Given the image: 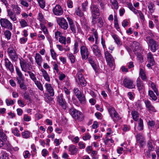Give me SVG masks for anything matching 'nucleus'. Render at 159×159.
<instances>
[{"instance_id": "f257e3e1", "label": "nucleus", "mask_w": 159, "mask_h": 159, "mask_svg": "<svg viewBox=\"0 0 159 159\" xmlns=\"http://www.w3.org/2000/svg\"><path fill=\"white\" fill-rule=\"evenodd\" d=\"M69 112L75 119L80 121H81L83 119V115L80 111L72 108L70 109Z\"/></svg>"}, {"instance_id": "f03ea898", "label": "nucleus", "mask_w": 159, "mask_h": 159, "mask_svg": "<svg viewBox=\"0 0 159 159\" xmlns=\"http://www.w3.org/2000/svg\"><path fill=\"white\" fill-rule=\"evenodd\" d=\"M104 51L106 61L108 63L112 69V70H114L115 68V61L114 58L107 51H105L104 50Z\"/></svg>"}, {"instance_id": "7ed1b4c3", "label": "nucleus", "mask_w": 159, "mask_h": 159, "mask_svg": "<svg viewBox=\"0 0 159 159\" xmlns=\"http://www.w3.org/2000/svg\"><path fill=\"white\" fill-rule=\"evenodd\" d=\"M19 59L20 66L22 71L26 72L27 68L30 70L32 68V66L28 63L27 60L24 59L22 58H19Z\"/></svg>"}, {"instance_id": "20e7f679", "label": "nucleus", "mask_w": 159, "mask_h": 159, "mask_svg": "<svg viewBox=\"0 0 159 159\" xmlns=\"http://www.w3.org/2000/svg\"><path fill=\"white\" fill-rule=\"evenodd\" d=\"M80 52L83 60L87 59L90 54L89 51L85 45H82L80 47Z\"/></svg>"}, {"instance_id": "39448f33", "label": "nucleus", "mask_w": 159, "mask_h": 159, "mask_svg": "<svg viewBox=\"0 0 159 159\" xmlns=\"http://www.w3.org/2000/svg\"><path fill=\"white\" fill-rule=\"evenodd\" d=\"M123 85L125 88L129 89H133L135 87L133 81L128 78H125L124 80Z\"/></svg>"}, {"instance_id": "423d86ee", "label": "nucleus", "mask_w": 159, "mask_h": 159, "mask_svg": "<svg viewBox=\"0 0 159 159\" xmlns=\"http://www.w3.org/2000/svg\"><path fill=\"white\" fill-rule=\"evenodd\" d=\"M0 23L2 27L11 30L12 29V24L7 19L2 18L0 20Z\"/></svg>"}, {"instance_id": "0eeeda50", "label": "nucleus", "mask_w": 159, "mask_h": 159, "mask_svg": "<svg viewBox=\"0 0 159 159\" xmlns=\"http://www.w3.org/2000/svg\"><path fill=\"white\" fill-rule=\"evenodd\" d=\"M4 66L6 69L9 71L11 73H13L14 70V67L11 62L7 58H5Z\"/></svg>"}, {"instance_id": "6e6552de", "label": "nucleus", "mask_w": 159, "mask_h": 159, "mask_svg": "<svg viewBox=\"0 0 159 159\" xmlns=\"http://www.w3.org/2000/svg\"><path fill=\"white\" fill-rule=\"evenodd\" d=\"M91 48L93 51L94 55L99 59L102 57V54L98 46L95 44L93 45L91 47Z\"/></svg>"}, {"instance_id": "1a4fd4ad", "label": "nucleus", "mask_w": 159, "mask_h": 159, "mask_svg": "<svg viewBox=\"0 0 159 159\" xmlns=\"http://www.w3.org/2000/svg\"><path fill=\"white\" fill-rule=\"evenodd\" d=\"M76 80L77 82H79L81 85L84 87L86 85V82L84 80L82 73H77L76 75Z\"/></svg>"}, {"instance_id": "9d476101", "label": "nucleus", "mask_w": 159, "mask_h": 159, "mask_svg": "<svg viewBox=\"0 0 159 159\" xmlns=\"http://www.w3.org/2000/svg\"><path fill=\"white\" fill-rule=\"evenodd\" d=\"M92 16L94 18L99 16V10L98 6L96 5H93L91 7Z\"/></svg>"}, {"instance_id": "9b49d317", "label": "nucleus", "mask_w": 159, "mask_h": 159, "mask_svg": "<svg viewBox=\"0 0 159 159\" xmlns=\"http://www.w3.org/2000/svg\"><path fill=\"white\" fill-rule=\"evenodd\" d=\"M57 23L63 29L66 30L68 28L67 23L63 18H59L57 20Z\"/></svg>"}, {"instance_id": "f8f14e48", "label": "nucleus", "mask_w": 159, "mask_h": 159, "mask_svg": "<svg viewBox=\"0 0 159 159\" xmlns=\"http://www.w3.org/2000/svg\"><path fill=\"white\" fill-rule=\"evenodd\" d=\"M144 102L146 108L150 112H156V111L155 107L152 105L151 102L148 99L145 100Z\"/></svg>"}, {"instance_id": "ddd939ff", "label": "nucleus", "mask_w": 159, "mask_h": 159, "mask_svg": "<svg viewBox=\"0 0 159 159\" xmlns=\"http://www.w3.org/2000/svg\"><path fill=\"white\" fill-rule=\"evenodd\" d=\"M108 111L111 116L113 118V116L116 120H118L120 119L119 115L117 112L114 108L112 107H110L108 109Z\"/></svg>"}, {"instance_id": "4468645a", "label": "nucleus", "mask_w": 159, "mask_h": 159, "mask_svg": "<svg viewBox=\"0 0 159 159\" xmlns=\"http://www.w3.org/2000/svg\"><path fill=\"white\" fill-rule=\"evenodd\" d=\"M16 74L18 76L16 78V80H17L18 83L24 82L25 78L22 73L20 69L16 67Z\"/></svg>"}, {"instance_id": "2eb2a0df", "label": "nucleus", "mask_w": 159, "mask_h": 159, "mask_svg": "<svg viewBox=\"0 0 159 159\" xmlns=\"http://www.w3.org/2000/svg\"><path fill=\"white\" fill-rule=\"evenodd\" d=\"M54 14L57 16H60L63 13V10L61 7L59 5H56L52 9Z\"/></svg>"}, {"instance_id": "dca6fc26", "label": "nucleus", "mask_w": 159, "mask_h": 159, "mask_svg": "<svg viewBox=\"0 0 159 159\" xmlns=\"http://www.w3.org/2000/svg\"><path fill=\"white\" fill-rule=\"evenodd\" d=\"M149 46L151 51L152 52H155L158 49V42L154 40L150 41Z\"/></svg>"}, {"instance_id": "f3484780", "label": "nucleus", "mask_w": 159, "mask_h": 159, "mask_svg": "<svg viewBox=\"0 0 159 159\" xmlns=\"http://www.w3.org/2000/svg\"><path fill=\"white\" fill-rule=\"evenodd\" d=\"M57 101L63 109L66 108V102L63 99V94L62 93L59 94L57 96Z\"/></svg>"}, {"instance_id": "a211bd4d", "label": "nucleus", "mask_w": 159, "mask_h": 159, "mask_svg": "<svg viewBox=\"0 0 159 159\" xmlns=\"http://www.w3.org/2000/svg\"><path fill=\"white\" fill-rule=\"evenodd\" d=\"M67 19L72 32L74 34L75 33H76V27L73 22V20L69 16L67 17Z\"/></svg>"}, {"instance_id": "6ab92c4d", "label": "nucleus", "mask_w": 159, "mask_h": 159, "mask_svg": "<svg viewBox=\"0 0 159 159\" xmlns=\"http://www.w3.org/2000/svg\"><path fill=\"white\" fill-rule=\"evenodd\" d=\"M44 86L50 95L52 97L54 96V92L51 85L50 84L46 83L45 84Z\"/></svg>"}, {"instance_id": "aec40b11", "label": "nucleus", "mask_w": 159, "mask_h": 159, "mask_svg": "<svg viewBox=\"0 0 159 159\" xmlns=\"http://www.w3.org/2000/svg\"><path fill=\"white\" fill-rule=\"evenodd\" d=\"M35 61L37 64L39 66H41V64L43 62V59L40 55L36 53L35 56Z\"/></svg>"}, {"instance_id": "412c9836", "label": "nucleus", "mask_w": 159, "mask_h": 159, "mask_svg": "<svg viewBox=\"0 0 159 159\" xmlns=\"http://www.w3.org/2000/svg\"><path fill=\"white\" fill-rule=\"evenodd\" d=\"M12 12L16 15H19L21 12V9L18 6L16 5H12L11 6Z\"/></svg>"}, {"instance_id": "4be33fe9", "label": "nucleus", "mask_w": 159, "mask_h": 159, "mask_svg": "<svg viewBox=\"0 0 159 159\" xmlns=\"http://www.w3.org/2000/svg\"><path fill=\"white\" fill-rule=\"evenodd\" d=\"M8 16H9L11 20L14 22L17 20L16 18V15L13 13L11 9H8L7 10Z\"/></svg>"}, {"instance_id": "5701e85b", "label": "nucleus", "mask_w": 159, "mask_h": 159, "mask_svg": "<svg viewBox=\"0 0 159 159\" xmlns=\"http://www.w3.org/2000/svg\"><path fill=\"white\" fill-rule=\"evenodd\" d=\"M136 86L139 91L141 90L144 87L143 82L139 77L137 80Z\"/></svg>"}, {"instance_id": "b1692460", "label": "nucleus", "mask_w": 159, "mask_h": 159, "mask_svg": "<svg viewBox=\"0 0 159 159\" xmlns=\"http://www.w3.org/2000/svg\"><path fill=\"white\" fill-rule=\"evenodd\" d=\"M147 7L148 8V11L151 13H153L155 9L154 4L152 2H149L148 3Z\"/></svg>"}, {"instance_id": "393cba45", "label": "nucleus", "mask_w": 159, "mask_h": 159, "mask_svg": "<svg viewBox=\"0 0 159 159\" xmlns=\"http://www.w3.org/2000/svg\"><path fill=\"white\" fill-rule=\"evenodd\" d=\"M68 149L69 152H70V154L72 155L76 154L78 150L76 147L73 145L69 146Z\"/></svg>"}, {"instance_id": "a878e982", "label": "nucleus", "mask_w": 159, "mask_h": 159, "mask_svg": "<svg viewBox=\"0 0 159 159\" xmlns=\"http://www.w3.org/2000/svg\"><path fill=\"white\" fill-rule=\"evenodd\" d=\"M41 71L42 73L43 76L45 80L49 82L50 81V77L47 71L43 69H41Z\"/></svg>"}, {"instance_id": "bb28decb", "label": "nucleus", "mask_w": 159, "mask_h": 159, "mask_svg": "<svg viewBox=\"0 0 159 159\" xmlns=\"http://www.w3.org/2000/svg\"><path fill=\"white\" fill-rule=\"evenodd\" d=\"M88 60L89 62L93 68L94 69L95 71H97V67L96 64L94 61L93 58L92 57H88Z\"/></svg>"}, {"instance_id": "cd10ccee", "label": "nucleus", "mask_w": 159, "mask_h": 159, "mask_svg": "<svg viewBox=\"0 0 159 159\" xmlns=\"http://www.w3.org/2000/svg\"><path fill=\"white\" fill-rule=\"evenodd\" d=\"M148 95L150 98V99L152 101H155L157 99V96H156L154 92L151 90H148Z\"/></svg>"}, {"instance_id": "c85d7f7f", "label": "nucleus", "mask_w": 159, "mask_h": 159, "mask_svg": "<svg viewBox=\"0 0 159 159\" xmlns=\"http://www.w3.org/2000/svg\"><path fill=\"white\" fill-rule=\"evenodd\" d=\"M147 59L148 62L150 63H152V64H154L155 63L153 55L152 53L149 52L147 54Z\"/></svg>"}, {"instance_id": "c756f323", "label": "nucleus", "mask_w": 159, "mask_h": 159, "mask_svg": "<svg viewBox=\"0 0 159 159\" xmlns=\"http://www.w3.org/2000/svg\"><path fill=\"white\" fill-rule=\"evenodd\" d=\"M80 102L83 104L85 103V96L82 93H81L76 96Z\"/></svg>"}, {"instance_id": "7c9ffc66", "label": "nucleus", "mask_w": 159, "mask_h": 159, "mask_svg": "<svg viewBox=\"0 0 159 159\" xmlns=\"http://www.w3.org/2000/svg\"><path fill=\"white\" fill-rule=\"evenodd\" d=\"M137 121L138 123L137 126L138 129L140 131L142 130L143 129V120L141 118H140L139 120H138Z\"/></svg>"}, {"instance_id": "2f4dec72", "label": "nucleus", "mask_w": 159, "mask_h": 159, "mask_svg": "<svg viewBox=\"0 0 159 159\" xmlns=\"http://www.w3.org/2000/svg\"><path fill=\"white\" fill-rule=\"evenodd\" d=\"M131 114L133 119L135 121H137L139 116V112L137 111L134 110L131 111Z\"/></svg>"}, {"instance_id": "473e14b6", "label": "nucleus", "mask_w": 159, "mask_h": 159, "mask_svg": "<svg viewBox=\"0 0 159 159\" xmlns=\"http://www.w3.org/2000/svg\"><path fill=\"white\" fill-rule=\"evenodd\" d=\"M112 37L116 43L118 45H121L122 43L120 41L118 36L115 34H113L112 35Z\"/></svg>"}, {"instance_id": "72a5a7b5", "label": "nucleus", "mask_w": 159, "mask_h": 159, "mask_svg": "<svg viewBox=\"0 0 159 159\" xmlns=\"http://www.w3.org/2000/svg\"><path fill=\"white\" fill-rule=\"evenodd\" d=\"M139 75L141 78L144 81L147 80V76L144 70L142 69H140Z\"/></svg>"}, {"instance_id": "f704fd0d", "label": "nucleus", "mask_w": 159, "mask_h": 159, "mask_svg": "<svg viewBox=\"0 0 159 159\" xmlns=\"http://www.w3.org/2000/svg\"><path fill=\"white\" fill-rule=\"evenodd\" d=\"M34 82L39 89L41 91H43V86L41 83L39 81V79H38V80H35Z\"/></svg>"}, {"instance_id": "c9c22d12", "label": "nucleus", "mask_w": 159, "mask_h": 159, "mask_svg": "<svg viewBox=\"0 0 159 159\" xmlns=\"http://www.w3.org/2000/svg\"><path fill=\"white\" fill-rule=\"evenodd\" d=\"M134 13L135 14H137L138 13V16H139V19L143 22L145 21V18L144 16L141 11L137 10V11H136V13Z\"/></svg>"}, {"instance_id": "e433bc0d", "label": "nucleus", "mask_w": 159, "mask_h": 159, "mask_svg": "<svg viewBox=\"0 0 159 159\" xmlns=\"http://www.w3.org/2000/svg\"><path fill=\"white\" fill-rule=\"evenodd\" d=\"M133 49L134 51H136L140 48L139 43V42L134 41L133 42Z\"/></svg>"}, {"instance_id": "4c0bfd02", "label": "nucleus", "mask_w": 159, "mask_h": 159, "mask_svg": "<svg viewBox=\"0 0 159 159\" xmlns=\"http://www.w3.org/2000/svg\"><path fill=\"white\" fill-rule=\"evenodd\" d=\"M147 147L148 148V150L149 152L152 151L154 150V148L152 144V141H148L147 142Z\"/></svg>"}, {"instance_id": "58836bf2", "label": "nucleus", "mask_w": 159, "mask_h": 159, "mask_svg": "<svg viewBox=\"0 0 159 159\" xmlns=\"http://www.w3.org/2000/svg\"><path fill=\"white\" fill-rule=\"evenodd\" d=\"M9 56L12 61H17L18 59V56L16 52H15L13 54H11Z\"/></svg>"}, {"instance_id": "ea45409f", "label": "nucleus", "mask_w": 159, "mask_h": 159, "mask_svg": "<svg viewBox=\"0 0 159 159\" xmlns=\"http://www.w3.org/2000/svg\"><path fill=\"white\" fill-rule=\"evenodd\" d=\"M111 2L112 4V8L117 10L118 8V6L116 0H111Z\"/></svg>"}, {"instance_id": "a19ab883", "label": "nucleus", "mask_w": 159, "mask_h": 159, "mask_svg": "<svg viewBox=\"0 0 159 159\" xmlns=\"http://www.w3.org/2000/svg\"><path fill=\"white\" fill-rule=\"evenodd\" d=\"M151 86L154 92L156 94L157 96H158L159 95V93L155 84L153 83H152L151 84Z\"/></svg>"}, {"instance_id": "79ce46f5", "label": "nucleus", "mask_w": 159, "mask_h": 159, "mask_svg": "<svg viewBox=\"0 0 159 159\" xmlns=\"http://www.w3.org/2000/svg\"><path fill=\"white\" fill-rule=\"evenodd\" d=\"M27 72L29 74L30 78L34 82L37 80V79L35 76V75L33 73L29 70L27 71Z\"/></svg>"}, {"instance_id": "37998d69", "label": "nucleus", "mask_w": 159, "mask_h": 159, "mask_svg": "<svg viewBox=\"0 0 159 159\" xmlns=\"http://www.w3.org/2000/svg\"><path fill=\"white\" fill-rule=\"evenodd\" d=\"M4 35L5 37L7 39V40H9L11 39V33L10 31L7 30L4 32Z\"/></svg>"}, {"instance_id": "c03bdc74", "label": "nucleus", "mask_w": 159, "mask_h": 159, "mask_svg": "<svg viewBox=\"0 0 159 159\" xmlns=\"http://www.w3.org/2000/svg\"><path fill=\"white\" fill-rule=\"evenodd\" d=\"M15 100H12L11 99H6L5 102L7 106L12 105L14 104Z\"/></svg>"}, {"instance_id": "a18cd8bd", "label": "nucleus", "mask_w": 159, "mask_h": 159, "mask_svg": "<svg viewBox=\"0 0 159 159\" xmlns=\"http://www.w3.org/2000/svg\"><path fill=\"white\" fill-rule=\"evenodd\" d=\"M19 22L21 28H24L28 26L27 22L24 19H21Z\"/></svg>"}, {"instance_id": "49530a36", "label": "nucleus", "mask_w": 159, "mask_h": 159, "mask_svg": "<svg viewBox=\"0 0 159 159\" xmlns=\"http://www.w3.org/2000/svg\"><path fill=\"white\" fill-rule=\"evenodd\" d=\"M0 137L4 141H6L7 139V137L5 134L3 132V130L0 128Z\"/></svg>"}, {"instance_id": "de8ad7c7", "label": "nucleus", "mask_w": 159, "mask_h": 159, "mask_svg": "<svg viewBox=\"0 0 159 159\" xmlns=\"http://www.w3.org/2000/svg\"><path fill=\"white\" fill-rule=\"evenodd\" d=\"M75 12L77 15L80 16H82L84 15L83 13L82 12L79 7L75 8Z\"/></svg>"}, {"instance_id": "09e8293b", "label": "nucleus", "mask_w": 159, "mask_h": 159, "mask_svg": "<svg viewBox=\"0 0 159 159\" xmlns=\"http://www.w3.org/2000/svg\"><path fill=\"white\" fill-rule=\"evenodd\" d=\"M127 5L128 6V7L134 13H136V11H137V10L135 9L133 6L132 5L131 3H127Z\"/></svg>"}, {"instance_id": "8fccbe9b", "label": "nucleus", "mask_w": 159, "mask_h": 159, "mask_svg": "<svg viewBox=\"0 0 159 159\" xmlns=\"http://www.w3.org/2000/svg\"><path fill=\"white\" fill-rule=\"evenodd\" d=\"M7 52L8 54V56L13 54L15 53L16 52V51L12 47L9 48L7 49Z\"/></svg>"}, {"instance_id": "3c124183", "label": "nucleus", "mask_w": 159, "mask_h": 159, "mask_svg": "<svg viewBox=\"0 0 159 159\" xmlns=\"http://www.w3.org/2000/svg\"><path fill=\"white\" fill-rule=\"evenodd\" d=\"M19 130L17 128H15V129L12 130V133L15 136L17 137H19L20 136V134L19 133Z\"/></svg>"}, {"instance_id": "603ef678", "label": "nucleus", "mask_w": 159, "mask_h": 159, "mask_svg": "<svg viewBox=\"0 0 159 159\" xmlns=\"http://www.w3.org/2000/svg\"><path fill=\"white\" fill-rule=\"evenodd\" d=\"M19 84L20 88L24 90H26L27 89V86L25 84L24 82H22L18 83Z\"/></svg>"}, {"instance_id": "864d4df0", "label": "nucleus", "mask_w": 159, "mask_h": 159, "mask_svg": "<svg viewBox=\"0 0 159 159\" xmlns=\"http://www.w3.org/2000/svg\"><path fill=\"white\" fill-rule=\"evenodd\" d=\"M103 25V20L101 18H99L98 20V22L97 23V26L100 27H102Z\"/></svg>"}, {"instance_id": "5fc2aeb1", "label": "nucleus", "mask_w": 159, "mask_h": 159, "mask_svg": "<svg viewBox=\"0 0 159 159\" xmlns=\"http://www.w3.org/2000/svg\"><path fill=\"white\" fill-rule=\"evenodd\" d=\"M40 7L43 8L45 7V2L43 0H37Z\"/></svg>"}, {"instance_id": "6e6d98bb", "label": "nucleus", "mask_w": 159, "mask_h": 159, "mask_svg": "<svg viewBox=\"0 0 159 159\" xmlns=\"http://www.w3.org/2000/svg\"><path fill=\"white\" fill-rule=\"evenodd\" d=\"M73 49H74V54L77 53L79 51L78 48V43L76 42L75 43Z\"/></svg>"}, {"instance_id": "4d7b16f0", "label": "nucleus", "mask_w": 159, "mask_h": 159, "mask_svg": "<svg viewBox=\"0 0 159 159\" xmlns=\"http://www.w3.org/2000/svg\"><path fill=\"white\" fill-rule=\"evenodd\" d=\"M69 59H70L72 63H74L75 62V57L72 53H70L68 55Z\"/></svg>"}, {"instance_id": "13d9d810", "label": "nucleus", "mask_w": 159, "mask_h": 159, "mask_svg": "<svg viewBox=\"0 0 159 159\" xmlns=\"http://www.w3.org/2000/svg\"><path fill=\"white\" fill-rule=\"evenodd\" d=\"M30 132L27 131H25L22 133V135L23 138H28L30 136Z\"/></svg>"}, {"instance_id": "bf43d9fd", "label": "nucleus", "mask_w": 159, "mask_h": 159, "mask_svg": "<svg viewBox=\"0 0 159 159\" xmlns=\"http://www.w3.org/2000/svg\"><path fill=\"white\" fill-rule=\"evenodd\" d=\"M59 42L64 44H66V38L65 37L62 36V35L59 38Z\"/></svg>"}, {"instance_id": "052dcab7", "label": "nucleus", "mask_w": 159, "mask_h": 159, "mask_svg": "<svg viewBox=\"0 0 159 159\" xmlns=\"http://www.w3.org/2000/svg\"><path fill=\"white\" fill-rule=\"evenodd\" d=\"M20 4L23 6L26 7L29 6V3L24 0H20Z\"/></svg>"}, {"instance_id": "680f3d73", "label": "nucleus", "mask_w": 159, "mask_h": 159, "mask_svg": "<svg viewBox=\"0 0 159 159\" xmlns=\"http://www.w3.org/2000/svg\"><path fill=\"white\" fill-rule=\"evenodd\" d=\"M88 4V2L87 0H86L82 4L83 11H85L87 7Z\"/></svg>"}, {"instance_id": "e2e57ef3", "label": "nucleus", "mask_w": 159, "mask_h": 159, "mask_svg": "<svg viewBox=\"0 0 159 159\" xmlns=\"http://www.w3.org/2000/svg\"><path fill=\"white\" fill-rule=\"evenodd\" d=\"M50 52L52 57L53 59H55L57 57L56 53L53 49H51Z\"/></svg>"}, {"instance_id": "0e129e2a", "label": "nucleus", "mask_w": 159, "mask_h": 159, "mask_svg": "<svg viewBox=\"0 0 159 159\" xmlns=\"http://www.w3.org/2000/svg\"><path fill=\"white\" fill-rule=\"evenodd\" d=\"M91 137V136L89 134V133H86L85 134V135L83 137V139L84 140H87L89 139Z\"/></svg>"}, {"instance_id": "69168bd1", "label": "nucleus", "mask_w": 159, "mask_h": 159, "mask_svg": "<svg viewBox=\"0 0 159 159\" xmlns=\"http://www.w3.org/2000/svg\"><path fill=\"white\" fill-rule=\"evenodd\" d=\"M38 19L40 21L42 22H44V18L43 14L41 13H39Z\"/></svg>"}, {"instance_id": "338daca9", "label": "nucleus", "mask_w": 159, "mask_h": 159, "mask_svg": "<svg viewBox=\"0 0 159 159\" xmlns=\"http://www.w3.org/2000/svg\"><path fill=\"white\" fill-rule=\"evenodd\" d=\"M62 34L59 31H57L55 33V38L58 39V37H60L62 35Z\"/></svg>"}, {"instance_id": "774afa93", "label": "nucleus", "mask_w": 159, "mask_h": 159, "mask_svg": "<svg viewBox=\"0 0 159 159\" xmlns=\"http://www.w3.org/2000/svg\"><path fill=\"white\" fill-rule=\"evenodd\" d=\"M42 156L45 157L48 154L49 152L46 149H43L42 151Z\"/></svg>"}]
</instances>
